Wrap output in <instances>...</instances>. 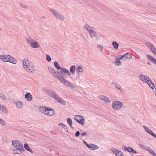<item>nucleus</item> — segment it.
<instances>
[{
    "label": "nucleus",
    "mask_w": 156,
    "mask_h": 156,
    "mask_svg": "<svg viewBox=\"0 0 156 156\" xmlns=\"http://www.w3.org/2000/svg\"><path fill=\"white\" fill-rule=\"evenodd\" d=\"M139 77L142 81L144 83H147L149 82V80L150 81V79L149 77L142 74L140 75Z\"/></svg>",
    "instance_id": "obj_8"
},
{
    "label": "nucleus",
    "mask_w": 156,
    "mask_h": 156,
    "mask_svg": "<svg viewBox=\"0 0 156 156\" xmlns=\"http://www.w3.org/2000/svg\"><path fill=\"white\" fill-rule=\"evenodd\" d=\"M112 105L113 109L115 110H118L122 107L123 104L120 101H115L112 103Z\"/></svg>",
    "instance_id": "obj_3"
},
{
    "label": "nucleus",
    "mask_w": 156,
    "mask_h": 156,
    "mask_svg": "<svg viewBox=\"0 0 156 156\" xmlns=\"http://www.w3.org/2000/svg\"><path fill=\"white\" fill-rule=\"evenodd\" d=\"M24 148L28 151L31 152V153H33L32 150L30 148L28 144L26 143L24 144Z\"/></svg>",
    "instance_id": "obj_24"
},
{
    "label": "nucleus",
    "mask_w": 156,
    "mask_h": 156,
    "mask_svg": "<svg viewBox=\"0 0 156 156\" xmlns=\"http://www.w3.org/2000/svg\"><path fill=\"white\" fill-rule=\"evenodd\" d=\"M32 48H38L40 47V44L37 41L34 40L31 45Z\"/></svg>",
    "instance_id": "obj_14"
},
{
    "label": "nucleus",
    "mask_w": 156,
    "mask_h": 156,
    "mask_svg": "<svg viewBox=\"0 0 156 156\" xmlns=\"http://www.w3.org/2000/svg\"><path fill=\"white\" fill-rule=\"evenodd\" d=\"M0 110L3 113H7L8 111L7 110L6 107L3 105L0 104Z\"/></svg>",
    "instance_id": "obj_19"
},
{
    "label": "nucleus",
    "mask_w": 156,
    "mask_h": 156,
    "mask_svg": "<svg viewBox=\"0 0 156 156\" xmlns=\"http://www.w3.org/2000/svg\"><path fill=\"white\" fill-rule=\"evenodd\" d=\"M49 72L52 74L56 78L58 79L64 85L71 88L74 89L75 86L68 81L63 76L59 74V72H57L55 69L51 67H48Z\"/></svg>",
    "instance_id": "obj_1"
},
{
    "label": "nucleus",
    "mask_w": 156,
    "mask_h": 156,
    "mask_svg": "<svg viewBox=\"0 0 156 156\" xmlns=\"http://www.w3.org/2000/svg\"><path fill=\"white\" fill-rule=\"evenodd\" d=\"M0 124L2 126H4L6 124V122L3 119H1L0 121Z\"/></svg>",
    "instance_id": "obj_43"
},
{
    "label": "nucleus",
    "mask_w": 156,
    "mask_h": 156,
    "mask_svg": "<svg viewBox=\"0 0 156 156\" xmlns=\"http://www.w3.org/2000/svg\"><path fill=\"white\" fill-rule=\"evenodd\" d=\"M80 134V132L79 131H77L76 132L75 136L76 137H78Z\"/></svg>",
    "instance_id": "obj_47"
},
{
    "label": "nucleus",
    "mask_w": 156,
    "mask_h": 156,
    "mask_svg": "<svg viewBox=\"0 0 156 156\" xmlns=\"http://www.w3.org/2000/svg\"><path fill=\"white\" fill-rule=\"evenodd\" d=\"M123 60L129 59L132 58L131 55L129 53H127L122 56Z\"/></svg>",
    "instance_id": "obj_21"
},
{
    "label": "nucleus",
    "mask_w": 156,
    "mask_h": 156,
    "mask_svg": "<svg viewBox=\"0 0 156 156\" xmlns=\"http://www.w3.org/2000/svg\"><path fill=\"white\" fill-rule=\"evenodd\" d=\"M25 98L28 101H30L32 100V97L30 93H27L25 95Z\"/></svg>",
    "instance_id": "obj_20"
},
{
    "label": "nucleus",
    "mask_w": 156,
    "mask_h": 156,
    "mask_svg": "<svg viewBox=\"0 0 156 156\" xmlns=\"http://www.w3.org/2000/svg\"><path fill=\"white\" fill-rule=\"evenodd\" d=\"M138 146L141 149L147 151L149 148V147H146L143 144H138Z\"/></svg>",
    "instance_id": "obj_29"
},
{
    "label": "nucleus",
    "mask_w": 156,
    "mask_h": 156,
    "mask_svg": "<svg viewBox=\"0 0 156 156\" xmlns=\"http://www.w3.org/2000/svg\"><path fill=\"white\" fill-rule=\"evenodd\" d=\"M130 151V153H132L134 154H136L137 153V151L136 150H134L133 148L131 150V151Z\"/></svg>",
    "instance_id": "obj_49"
},
{
    "label": "nucleus",
    "mask_w": 156,
    "mask_h": 156,
    "mask_svg": "<svg viewBox=\"0 0 156 156\" xmlns=\"http://www.w3.org/2000/svg\"><path fill=\"white\" fill-rule=\"evenodd\" d=\"M98 48L101 51H102L103 49V47L100 45L98 44L97 45Z\"/></svg>",
    "instance_id": "obj_44"
},
{
    "label": "nucleus",
    "mask_w": 156,
    "mask_h": 156,
    "mask_svg": "<svg viewBox=\"0 0 156 156\" xmlns=\"http://www.w3.org/2000/svg\"><path fill=\"white\" fill-rule=\"evenodd\" d=\"M54 65L55 66V67L58 69H60L61 70V69H62V67L61 68L60 66L59 63H58V62L55 61L54 62Z\"/></svg>",
    "instance_id": "obj_31"
},
{
    "label": "nucleus",
    "mask_w": 156,
    "mask_h": 156,
    "mask_svg": "<svg viewBox=\"0 0 156 156\" xmlns=\"http://www.w3.org/2000/svg\"><path fill=\"white\" fill-rule=\"evenodd\" d=\"M76 80H78V79H79V78H76Z\"/></svg>",
    "instance_id": "obj_58"
},
{
    "label": "nucleus",
    "mask_w": 156,
    "mask_h": 156,
    "mask_svg": "<svg viewBox=\"0 0 156 156\" xmlns=\"http://www.w3.org/2000/svg\"><path fill=\"white\" fill-rule=\"evenodd\" d=\"M47 109L46 115L50 116L53 115H54L55 112L53 109H52L50 107H48Z\"/></svg>",
    "instance_id": "obj_12"
},
{
    "label": "nucleus",
    "mask_w": 156,
    "mask_h": 156,
    "mask_svg": "<svg viewBox=\"0 0 156 156\" xmlns=\"http://www.w3.org/2000/svg\"><path fill=\"white\" fill-rule=\"evenodd\" d=\"M112 44L115 49H118L119 44L116 41H113L112 42Z\"/></svg>",
    "instance_id": "obj_32"
},
{
    "label": "nucleus",
    "mask_w": 156,
    "mask_h": 156,
    "mask_svg": "<svg viewBox=\"0 0 156 156\" xmlns=\"http://www.w3.org/2000/svg\"><path fill=\"white\" fill-rule=\"evenodd\" d=\"M12 56H11L9 55V56H8V57L7 58V62H9V61L11 60V58H10L11 57H12Z\"/></svg>",
    "instance_id": "obj_52"
},
{
    "label": "nucleus",
    "mask_w": 156,
    "mask_h": 156,
    "mask_svg": "<svg viewBox=\"0 0 156 156\" xmlns=\"http://www.w3.org/2000/svg\"><path fill=\"white\" fill-rule=\"evenodd\" d=\"M12 144L15 148L17 149L18 150L24 149L23 147V144L17 140H12Z\"/></svg>",
    "instance_id": "obj_5"
},
{
    "label": "nucleus",
    "mask_w": 156,
    "mask_h": 156,
    "mask_svg": "<svg viewBox=\"0 0 156 156\" xmlns=\"http://www.w3.org/2000/svg\"><path fill=\"white\" fill-rule=\"evenodd\" d=\"M48 62H50L51 61V58L50 57V56L48 55H46V58Z\"/></svg>",
    "instance_id": "obj_45"
},
{
    "label": "nucleus",
    "mask_w": 156,
    "mask_h": 156,
    "mask_svg": "<svg viewBox=\"0 0 156 156\" xmlns=\"http://www.w3.org/2000/svg\"><path fill=\"white\" fill-rule=\"evenodd\" d=\"M81 135L82 136H87V132H84L82 133H81Z\"/></svg>",
    "instance_id": "obj_48"
},
{
    "label": "nucleus",
    "mask_w": 156,
    "mask_h": 156,
    "mask_svg": "<svg viewBox=\"0 0 156 156\" xmlns=\"http://www.w3.org/2000/svg\"><path fill=\"white\" fill-rule=\"evenodd\" d=\"M122 56L121 55L118 56L119 58H117V59H118V60H119V59L123 60V58H122Z\"/></svg>",
    "instance_id": "obj_53"
},
{
    "label": "nucleus",
    "mask_w": 156,
    "mask_h": 156,
    "mask_svg": "<svg viewBox=\"0 0 156 156\" xmlns=\"http://www.w3.org/2000/svg\"><path fill=\"white\" fill-rule=\"evenodd\" d=\"M43 90H44L45 92L50 97L54 99L55 100L58 97V96L55 93L48 89H47L46 88H44Z\"/></svg>",
    "instance_id": "obj_4"
},
{
    "label": "nucleus",
    "mask_w": 156,
    "mask_h": 156,
    "mask_svg": "<svg viewBox=\"0 0 156 156\" xmlns=\"http://www.w3.org/2000/svg\"><path fill=\"white\" fill-rule=\"evenodd\" d=\"M42 18L44 19V17L43 16V17H42Z\"/></svg>",
    "instance_id": "obj_60"
},
{
    "label": "nucleus",
    "mask_w": 156,
    "mask_h": 156,
    "mask_svg": "<svg viewBox=\"0 0 156 156\" xmlns=\"http://www.w3.org/2000/svg\"><path fill=\"white\" fill-rule=\"evenodd\" d=\"M9 56V55H3L2 60L4 62H7V58L8 56Z\"/></svg>",
    "instance_id": "obj_38"
},
{
    "label": "nucleus",
    "mask_w": 156,
    "mask_h": 156,
    "mask_svg": "<svg viewBox=\"0 0 156 156\" xmlns=\"http://www.w3.org/2000/svg\"><path fill=\"white\" fill-rule=\"evenodd\" d=\"M24 149H20L18 150L17 149H16L13 150V153L15 154H20L22 151H24Z\"/></svg>",
    "instance_id": "obj_23"
},
{
    "label": "nucleus",
    "mask_w": 156,
    "mask_h": 156,
    "mask_svg": "<svg viewBox=\"0 0 156 156\" xmlns=\"http://www.w3.org/2000/svg\"><path fill=\"white\" fill-rule=\"evenodd\" d=\"M147 151H148L151 154V155H152L153 153L154 152V151L150 147H149Z\"/></svg>",
    "instance_id": "obj_46"
},
{
    "label": "nucleus",
    "mask_w": 156,
    "mask_h": 156,
    "mask_svg": "<svg viewBox=\"0 0 156 156\" xmlns=\"http://www.w3.org/2000/svg\"><path fill=\"white\" fill-rule=\"evenodd\" d=\"M147 57L148 61L156 65V59H155L153 57L149 55H147Z\"/></svg>",
    "instance_id": "obj_13"
},
{
    "label": "nucleus",
    "mask_w": 156,
    "mask_h": 156,
    "mask_svg": "<svg viewBox=\"0 0 156 156\" xmlns=\"http://www.w3.org/2000/svg\"><path fill=\"white\" fill-rule=\"evenodd\" d=\"M60 72L61 73L60 74L61 75L64 76L66 77H69L71 75V73L69 70L63 67H62L61 70H60ZM63 76L64 77V76Z\"/></svg>",
    "instance_id": "obj_7"
},
{
    "label": "nucleus",
    "mask_w": 156,
    "mask_h": 156,
    "mask_svg": "<svg viewBox=\"0 0 156 156\" xmlns=\"http://www.w3.org/2000/svg\"><path fill=\"white\" fill-rule=\"evenodd\" d=\"M84 27L86 30H87L89 32V31H90L91 30H92V27H91L87 24L85 25Z\"/></svg>",
    "instance_id": "obj_34"
},
{
    "label": "nucleus",
    "mask_w": 156,
    "mask_h": 156,
    "mask_svg": "<svg viewBox=\"0 0 156 156\" xmlns=\"http://www.w3.org/2000/svg\"><path fill=\"white\" fill-rule=\"evenodd\" d=\"M143 127L144 128L146 132L148 133V134L151 135L152 134V133H153V132L152 131L150 130L145 125H143Z\"/></svg>",
    "instance_id": "obj_25"
},
{
    "label": "nucleus",
    "mask_w": 156,
    "mask_h": 156,
    "mask_svg": "<svg viewBox=\"0 0 156 156\" xmlns=\"http://www.w3.org/2000/svg\"><path fill=\"white\" fill-rule=\"evenodd\" d=\"M76 69V66L75 65L71 66L70 68V72L73 74H74L75 73Z\"/></svg>",
    "instance_id": "obj_27"
},
{
    "label": "nucleus",
    "mask_w": 156,
    "mask_h": 156,
    "mask_svg": "<svg viewBox=\"0 0 156 156\" xmlns=\"http://www.w3.org/2000/svg\"><path fill=\"white\" fill-rule=\"evenodd\" d=\"M82 67V66L80 65L76 68V70L78 72H82L83 71V69Z\"/></svg>",
    "instance_id": "obj_37"
},
{
    "label": "nucleus",
    "mask_w": 156,
    "mask_h": 156,
    "mask_svg": "<svg viewBox=\"0 0 156 156\" xmlns=\"http://www.w3.org/2000/svg\"><path fill=\"white\" fill-rule=\"evenodd\" d=\"M22 63L24 68H25V67L28 66L32 64V62L28 60L27 58L24 59L23 60Z\"/></svg>",
    "instance_id": "obj_11"
},
{
    "label": "nucleus",
    "mask_w": 156,
    "mask_h": 156,
    "mask_svg": "<svg viewBox=\"0 0 156 156\" xmlns=\"http://www.w3.org/2000/svg\"><path fill=\"white\" fill-rule=\"evenodd\" d=\"M56 154H57V155H58L59 154L58 152H56Z\"/></svg>",
    "instance_id": "obj_57"
},
{
    "label": "nucleus",
    "mask_w": 156,
    "mask_h": 156,
    "mask_svg": "<svg viewBox=\"0 0 156 156\" xmlns=\"http://www.w3.org/2000/svg\"><path fill=\"white\" fill-rule=\"evenodd\" d=\"M67 120L68 123L70 125L71 127L72 128L74 129V128L72 126V121L71 119L70 118H67Z\"/></svg>",
    "instance_id": "obj_35"
},
{
    "label": "nucleus",
    "mask_w": 156,
    "mask_h": 156,
    "mask_svg": "<svg viewBox=\"0 0 156 156\" xmlns=\"http://www.w3.org/2000/svg\"><path fill=\"white\" fill-rule=\"evenodd\" d=\"M55 101L63 105H66V104L65 101L59 96H58Z\"/></svg>",
    "instance_id": "obj_18"
},
{
    "label": "nucleus",
    "mask_w": 156,
    "mask_h": 156,
    "mask_svg": "<svg viewBox=\"0 0 156 156\" xmlns=\"http://www.w3.org/2000/svg\"><path fill=\"white\" fill-rule=\"evenodd\" d=\"M150 81L149 80V82L147 83L149 86V87L152 89H154L155 88V87L154 84L152 83L151 80L150 79Z\"/></svg>",
    "instance_id": "obj_26"
},
{
    "label": "nucleus",
    "mask_w": 156,
    "mask_h": 156,
    "mask_svg": "<svg viewBox=\"0 0 156 156\" xmlns=\"http://www.w3.org/2000/svg\"><path fill=\"white\" fill-rule=\"evenodd\" d=\"M153 156H156V153L154 152L152 155Z\"/></svg>",
    "instance_id": "obj_56"
},
{
    "label": "nucleus",
    "mask_w": 156,
    "mask_h": 156,
    "mask_svg": "<svg viewBox=\"0 0 156 156\" xmlns=\"http://www.w3.org/2000/svg\"><path fill=\"white\" fill-rule=\"evenodd\" d=\"M89 34L90 37L92 38L96 37L97 36L96 32L93 30H91L90 31H89Z\"/></svg>",
    "instance_id": "obj_22"
},
{
    "label": "nucleus",
    "mask_w": 156,
    "mask_h": 156,
    "mask_svg": "<svg viewBox=\"0 0 156 156\" xmlns=\"http://www.w3.org/2000/svg\"><path fill=\"white\" fill-rule=\"evenodd\" d=\"M3 55H0V60H2Z\"/></svg>",
    "instance_id": "obj_55"
},
{
    "label": "nucleus",
    "mask_w": 156,
    "mask_h": 156,
    "mask_svg": "<svg viewBox=\"0 0 156 156\" xmlns=\"http://www.w3.org/2000/svg\"><path fill=\"white\" fill-rule=\"evenodd\" d=\"M11 60L9 61V62L12 63L13 64H16L17 62L16 59L14 57H11Z\"/></svg>",
    "instance_id": "obj_36"
},
{
    "label": "nucleus",
    "mask_w": 156,
    "mask_h": 156,
    "mask_svg": "<svg viewBox=\"0 0 156 156\" xmlns=\"http://www.w3.org/2000/svg\"><path fill=\"white\" fill-rule=\"evenodd\" d=\"M59 125H62L61 126L64 128L65 131L68 132L67 126L66 125L62 123L60 124Z\"/></svg>",
    "instance_id": "obj_39"
},
{
    "label": "nucleus",
    "mask_w": 156,
    "mask_h": 156,
    "mask_svg": "<svg viewBox=\"0 0 156 156\" xmlns=\"http://www.w3.org/2000/svg\"><path fill=\"white\" fill-rule=\"evenodd\" d=\"M48 107L44 106L40 107L39 108V110L42 113L46 115L47 110V108Z\"/></svg>",
    "instance_id": "obj_15"
},
{
    "label": "nucleus",
    "mask_w": 156,
    "mask_h": 156,
    "mask_svg": "<svg viewBox=\"0 0 156 156\" xmlns=\"http://www.w3.org/2000/svg\"><path fill=\"white\" fill-rule=\"evenodd\" d=\"M100 99L102 100L107 103H109L110 102L109 99L103 95H100L99 96Z\"/></svg>",
    "instance_id": "obj_17"
},
{
    "label": "nucleus",
    "mask_w": 156,
    "mask_h": 156,
    "mask_svg": "<svg viewBox=\"0 0 156 156\" xmlns=\"http://www.w3.org/2000/svg\"><path fill=\"white\" fill-rule=\"evenodd\" d=\"M24 69L28 72L33 73L35 71L34 67L33 64L29 66L25 67Z\"/></svg>",
    "instance_id": "obj_10"
},
{
    "label": "nucleus",
    "mask_w": 156,
    "mask_h": 156,
    "mask_svg": "<svg viewBox=\"0 0 156 156\" xmlns=\"http://www.w3.org/2000/svg\"><path fill=\"white\" fill-rule=\"evenodd\" d=\"M115 65L118 66L121 64V62L120 60H117L114 62Z\"/></svg>",
    "instance_id": "obj_42"
},
{
    "label": "nucleus",
    "mask_w": 156,
    "mask_h": 156,
    "mask_svg": "<svg viewBox=\"0 0 156 156\" xmlns=\"http://www.w3.org/2000/svg\"><path fill=\"white\" fill-rule=\"evenodd\" d=\"M26 40L27 43L30 44L31 45V44L34 40L32 39L30 37L26 38Z\"/></svg>",
    "instance_id": "obj_28"
},
{
    "label": "nucleus",
    "mask_w": 156,
    "mask_h": 156,
    "mask_svg": "<svg viewBox=\"0 0 156 156\" xmlns=\"http://www.w3.org/2000/svg\"><path fill=\"white\" fill-rule=\"evenodd\" d=\"M151 135L156 139V135L153 132V133H152V134Z\"/></svg>",
    "instance_id": "obj_54"
},
{
    "label": "nucleus",
    "mask_w": 156,
    "mask_h": 156,
    "mask_svg": "<svg viewBox=\"0 0 156 156\" xmlns=\"http://www.w3.org/2000/svg\"><path fill=\"white\" fill-rule=\"evenodd\" d=\"M51 12L54 15L56 18L61 21H64L65 18L64 16L60 13L58 12L56 10L53 9H50Z\"/></svg>",
    "instance_id": "obj_2"
},
{
    "label": "nucleus",
    "mask_w": 156,
    "mask_h": 156,
    "mask_svg": "<svg viewBox=\"0 0 156 156\" xmlns=\"http://www.w3.org/2000/svg\"><path fill=\"white\" fill-rule=\"evenodd\" d=\"M133 148L130 147H127L126 146H124L123 147V149H124V151H127L130 153V151Z\"/></svg>",
    "instance_id": "obj_30"
},
{
    "label": "nucleus",
    "mask_w": 156,
    "mask_h": 156,
    "mask_svg": "<svg viewBox=\"0 0 156 156\" xmlns=\"http://www.w3.org/2000/svg\"><path fill=\"white\" fill-rule=\"evenodd\" d=\"M16 106L19 108H20L22 107L23 104L21 101H17L16 103Z\"/></svg>",
    "instance_id": "obj_33"
},
{
    "label": "nucleus",
    "mask_w": 156,
    "mask_h": 156,
    "mask_svg": "<svg viewBox=\"0 0 156 156\" xmlns=\"http://www.w3.org/2000/svg\"><path fill=\"white\" fill-rule=\"evenodd\" d=\"M88 148L92 150H97L98 149V147L94 144H90L87 147Z\"/></svg>",
    "instance_id": "obj_16"
},
{
    "label": "nucleus",
    "mask_w": 156,
    "mask_h": 156,
    "mask_svg": "<svg viewBox=\"0 0 156 156\" xmlns=\"http://www.w3.org/2000/svg\"><path fill=\"white\" fill-rule=\"evenodd\" d=\"M0 97L2 98L4 100H6V97L3 94L0 93Z\"/></svg>",
    "instance_id": "obj_41"
},
{
    "label": "nucleus",
    "mask_w": 156,
    "mask_h": 156,
    "mask_svg": "<svg viewBox=\"0 0 156 156\" xmlns=\"http://www.w3.org/2000/svg\"><path fill=\"white\" fill-rule=\"evenodd\" d=\"M98 37H97V38H96V39H98Z\"/></svg>",
    "instance_id": "obj_59"
},
{
    "label": "nucleus",
    "mask_w": 156,
    "mask_h": 156,
    "mask_svg": "<svg viewBox=\"0 0 156 156\" xmlns=\"http://www.w3.org/2000/svg\"><path fill=\"white\" fill-rule=\"evenodd\" d=\"M74 119L79 124L82 125H84L85 119L83 116L81 115H76L74 118Z\"/></svg>",
    "instance_id": "obj_6"
},
{
    "label": "nucleus",
    "mask_w": 156,
    "mask_h": 156,
    "mask_svg": "<svg viewBox=\"0 0 156 156\" xmlns=\"http://www.w3.org/2000/svg\"><path fill=\"white\" fill-rule=\"evenodd\" d=\"M20 6L23 8H27L26 6L24 5L22 3H20Z\"/></svg>",
    "instance_id": "obj_51"
},
{
    "label": "nucleus",
    "mask_w": 156,
    "mask_h": 156,
    "mask_svg": "<svg viewBox=\"0 0 156 156\" xmlns=\"http://www.w3.org/2000/svg\"><path fill=\"white\" fill-rule=\"evenodd\" d=\"M0 30H1V29L0 28Z\"/></svg>",
    "instance_id": "obj_61"
},
{
    "label": "nucleus",
    "mask_w": 156,
    "mask_h": 156,
    "mask_svg": "<svg viewBox=\"0 0 156 156\" xmlns=\"http://www.w3.org/2000/svg\"><path fill=\"white\" fill-rule=\"evenodd\" d=\"M83 142L84 143V144L87 147L89 145V144H88L87 142L84 140H83Z\"/></svg>",
    "instance_id": "obj_50"
},
{
    "label": "nucleus",
    "mask_w": 156,
    "mask_h": 156,
    "mask_svg": "<svg viewBox=\"0 0 156 156\" xmlns=\"http://www.w3.org/2000/svg\"><path fill=\"white\" fill-rule=\"evenodd\" d=\"M113 84L115 85V87L116 88L120 90L121 89V87L120 86L118 85L116 83L114 82Z\"/></svg>",
    "instance_id": "obj_40"
},
{
    "label": "nucleus",
    "mask_w": 156,
    "mask_h": 156,
    "mask_svg": "<svg viewBox=\"0 0 156 156\" xmlns=\"http://www.w3.org/2000/svg\"><path fill=\"white\" fill-rule=\"evenodd\" d=\"M146 45L150 50L156 56V48L150 42H147Z\"/></svg>",
    "instance_id": "obj_9"
}]
</instances>
